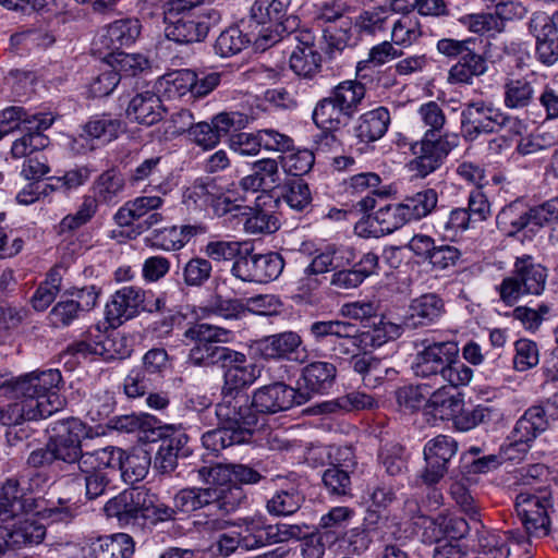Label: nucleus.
<instances>
[{
  "label": "nucleus",
  "instance_id": "nucleus-1",
  "mask_svg": "<svg viewBox=\"0 0 558 558\" xmlns=\"http://www.w3.org/2000/svg\"><path fill=\"white\" fill-rule=\"evenodd\" d=\"M62 376L59 369L35 371L21 377L0 375V389H7L20 401L0 409V423L20 426L26 421L46 418L64 405L59 395Z\"/></svg>",
  "mask_w": 558,
  "mask_h": 558
},
{
  "label": "nucleus",
  "instance_id": "nucleus-2",
  "mask_svg": "<svg viewBox=\"0 0 558 558\" xmlns=\"http://www.w3.org/2000/svg\"><path fill=\"white\" fill-rule=\"evenodd\" d=\"M49 434L44 447L33 450L26 460L29 468L41 469L56 465L61 471L97 466L98 450L84 452L82 440L87 436V426L77 417H65L47 427Z\"/></svg>",
  "mask_w": 558,
  "mask_h": 558
},
{
  "label": "nucleus",
  "instance_id": "nucleus-3",
  "mask_svg": "<svg viewBox=\"0 0 558 558\" xmlns=\"http://www.w3.org/2000/svg\"><path fill=\"white\" fill-rule=\"evenodd\" d=\"M459 348L453 341H423L416 353L413 371L417 377L430 380V385L465 386L473 378V369L458 360Z\"/></svg>",
  "mask_w": 558,
  "mask_h": 558
},
{
  "label": "nucleus",
  "instance_id": "nucleus-4",
  "mask_svg": "<svg viewBox=\"0 0 558 558\" xmlns=\"http://www.w3.org/2000/svg\"><path fill=\"white\" fill-rule=\"evenodd\" d=\"M229 331L225 328L209 325L196 324L185 332V338L195 342L190 350L189 362L198 367H210L226 365L235 350L220 345L227 341Z\"/></svg>",
  "mask_w": 558,
  "mask_h": 558
},
{
  "label": "nucleus",
  "instance_id": "nucleus-5",
  "mask_svg": "<svg viewBox=\"0 0 558 558\" xmlns=\"http://www.w3.org/2000/svg\"><path fill=\"white\" fill-rule=\"evenodd\" d=\"M546 280L547 269L532 256L518 257L512 276L505 278L498 288L500 299L513 305L522 295H539L545 290Z\"/></svg>",
  "mask_w": 558,
  "mask_h": 558
},
{
  "label": "nucleus",
  "instance_id": "nucleus-6",
  "mask_svg": "<svg viewBox=\"0 0 558 558\" xmlns=\"http://www.w3.org/2000/svg\"><path fill=\"white\" fill-rule=\"evenodd\" d=\"M551 507V494L547 486L521 490L517 495L515 511L530 537L541 538L548 535Z\"/></svg>",
  "mask_w": 558,
  "mask_h": 558
},
{
  "label": "nucleus",
  "instance_id": "nucleus-7",
  "mask_svg": "<svg viewBox=\"0 0 558 558\" xmlns=\"http://www.w3.org/2000/svg\"><path fill=\"white\" fill-rule=\"evenodd\" d=\"M220 21V13L213 8H201L195 12L163 20L165 35L178 44H192L204 40L209 28Z\"/></svg>",
  "mask_w": 558,
  "mask_h": 558
},
{
  "label": "nucleus",
  "instance_id": "nucleus-8",
  "mask_svg": "<svg viewBox=\"0 0 558 558\" xmlns=\"http://www.w3.org/2000/svg\"><path fill=\"white\" fill-rule=\"evenodd\" d=\"M216 415L220 425L233 432H245V442L252 439L257 412L247 393L221 396V401L216 405Z\"/></svg>",
  "mask_w": 558,
  "mask_h": 558
},
{
  "label": "nucleus",
  "instance_id": "nucleus-9",
  "mask_svg": "<svg viewBox=\"0 0 558 558\" xmlns=\"http://www.w3.org/2000/svg\"><path fill=\"white\" fill-rule=\"evenodd\" d=\"M283 267L284 260L277 252L254 254L246 250L235 259L231 271L242 281L264 283L277 279Z\"/></svg>",
  "mask_w": 558,
  "mask_h": 558
},
{
  "label": "nucleus",
  "instance_id": "nucleus-10",
  "mask_svg": "<svg viewBox=\"0 0 558 558\" xmlns=\"http://www.w3.org/2000/svg\"><path fill=\"white\" fill-rule=\"evenodd\" d=\"M457 145L458 137L454 134L439 135L437 140L423 137L412 145L415 158L409 162L410 171L415 177L426 178L442 165L445 158Z\"/></svg>",
  "mask_w": 558,
  "mask_h": 558
},
{
  "label": "nucleus",
  "instance_id": "nucleus-11",
  "mask_svg": "<svg viewBox=\"0 0 558 558\" xmlns=\"http://www.w3.org/2000/svg\"><path fill=\"white\" fill-rule=\"evenodd\" d=\"M458 441L448 435H438L424 446L425 468L420 474L421 481L433 486L448 473L450 462L458 452Z\"/></svg>",
  "mask_w": 558,
  "mask_h": 558
},
{
  "label": "nucleus",
  "instance_id": "nucleus-12",
  "mask_svg": "<svg viewBox=\"0 0 558 558\" xmlns=\"http://www.w3.org/2000/svg\"><path fill=\"white\" fill-rule=\"evenodd\" d=\"M97 465H107L110 472H120L122 480L128 484L142 481L150 464V458L146 452L126 453L116 447L98 449Z\"/></svg>",
  "mask_w": 558,
  "mask_h": 558
},
{
  "label": "nucleus",
  "instance_id": "nucleus-13",
  "mask_svg": "<svg viewBox=\"0 0 558 558\" xmlns=\"http://www.w3.org/2000/svg\"><path fill=\"white\" fill-rule=\"evenodd\" d=\"M151 505V493L145 487H133L123 490L109 499L105 512L110 518H117L120 523L135 524L140 519L145 521L147 509Z\"/></svg>",
  "mask_w": 558,
  "mask_h": 558
},
{
  "label": "nucleus",
  "instance_id": "nucleus-14",
  "mask_svg": "<svg viewBox=\"0 0 558 558\" xmlns=\"http://www.w3.org/2000/svg\"><path fill=\"white\" fill-rule=\"evenodd\" d=\"M551 203V198L541 205L529 207L521 201L506 205L497 215V228L507 236H515L530 222L543 227L547 225V215L543 211Z\"/></svg>",
  "mask_w": 558,
  "mask_h": 558
},
{
  "label": "nucleus",
  "instance_id": "nucleus-15",
  "mask_svg": "<svg viewBox=\"0 0 558 558\" xmlns=\"http://www.w3.org/2000/svg\"><path fill=\"white\" fill-rule=\"evenodd\" d=\"M461 117L464 137L469 141L476 140L481 134L496 132L507 121L499 109L483 100L468 104Z\"/></svg>",
  "mask_w": 558,
  "mask_h": 558
},
{
  "label": "nucleus",
  "instance_id": "nucleus-16",
  "mask_svg": "<svg viewBox=\"0 0 558 558\" xmlns=\"http://www.w3.org/2000/svg\"><path fill=\"white\" fill-rule=\"evenodd\" d=\"M337 378L335 364L316 361L307 364L302 371V384L298 389L299 403H305L315 396L327 393Z\"/></svg>",
  "mask_w": 558,
  "mask_h": 558
},
{
  "label": "nucleus",
  "instance_id": "nucleus-17",
  "mask_svg": "<svg viewBox=\"0 0 558 558\" xmlns=\"http://www.w3.org/2000/svg\"><path fill=\"white\" fill-rule=\"evenodd\" d=\"M233 355L221 367L225 371L221 396L247 393L245 389L259 377L258 367L248 362L245 354L235 351Z\"/></svg>",
  "mask_w": 558,
  "mask_h": 558
},
{
  "label": "nucleus",
  "instance_id": "nucleus-18",
  "mask_svg": "<svg viewBox=\"0 0 558 558\" xmlns=\"http://www.w3.org/2000/svg\"><path fill=\"white\" fill-rule=\"evenodd\" d=\"M146 292L135 286L117 290L106 305V318L112 327L135 317L144 307Z\"/></svg>",
  "mask_w": 558,
  "mask_h": 558
},
{
  "label": "nucleus",
  "instance_id": "nucleus-19",
  "mask_svg": "<svg viewBox=\"0 0 558 558\" xmlns=\"http://www.w3.org/2000/svg\"><path fill=\"white\" fill-rule=\"evenodd\" d=\"M257 413L275 414L291 409L299 403V392L283 383H275L257 389L252 399Z\"/></svg>",
  "mask_w": 558,
  "mask_h": 558
},
{
  "label": "nucleus",
  "instance_id": "nucleus-20",
  "mask_svg": "<svg viewBox=\"0 0 558 558\" xmlns=\"http://www.w3.org/2000/svg\"><path fill=\"white\" fill-rule=\"evenodd\" d=\"M11 525H0V541L7 542L10 549L37 545L46 535V527L32 517L19 518Z\"/></svg>",
  "mask_w": 558,
  "mask_h": 558
},
{
  "label": "nucleus",
  "instance_id": "nucleus-21",
  "mask_svg": "<svg viewBox=\"0 0 558 558\" xmlns=\"http://www.w3.org/2000/svg\"><path fill=\"white\" fill-rule=\"evenodd\" d=\"M80 550L81 558H130L134 553V543L128 534L118 533L89 539Z\"/></svg>",
  "mask_w": 558,
  "mask_h": 558
},
{
  "label": "nucleus",
  "instance_id": "nucleus-22",
  "mask_svg": "<svg viewBox=\"0 0 558 558\" xmlns=\"http://www.w3.org/2000/svg\"><path fill=\"white\" fill-rule=\"evenodd\" d=\"M109 426L124 433L138 432L140 440L147 442H155L165 435V432H172L171 426L161 425L160 421L148 414L114 416L110 420Z\"/></svg>",
  "mask_w": 558,
  "mask_h": 558
},
{
  "label": "nucleus",
  "instance_id": "nucleus-23",
  "mask_svg": "<svg viewBox=\"0 0 558 558\" xmlns=\"http://www.w3.org/2000/svg\"><path fill=\"white\" fill-rule=\"evenodd\" d=\"M547 428L548 420L545 408L543 405L531 407L517 421L511 432L512 445L520 447V450L525 452L530 442Z\"/></svg>",
  "mask_w": 558,
  "mask_h": 558
},
{
  "label": "nucleus",
  "instance_id": "nucleus-24",
  "mask_svg": "<svg viewBox=\"0 0 558 558\" xmlns=\"http://www.w3.org/2000/svg\"><path fill=\"white\" fill-rule=\"evenodd\" d=\"M444 313V300L436 293H425L411 301L403 324L409 328L426 327L438 322Z\"/></svg>",
  "mask_w": 558,
  "mask_h": 558
},
{
  "label": "nucleus",
  "instance_id": "nucleus-25",
  "mask_svg": "<svg viewBox=\"0 0 558 558\" xmlns=\"http://www.w3.org/2000/svg\"><path fill=\"white\" fill-rule=\"evenodd\" d=\"M537 86L538 77L534 73L521 77H506L502 85L505 107L512 110L527 108L536 99Z\"/></svg>",
  "mask_w": 558,
  "mask_h": 558
},
{
  "label": "nucleus",
  "instance_id": "nucleus-26",
  "mask_svg": "<svg viewBox=\"0 0 558 558\" xmlns=\"http://www.w3.org/2000/svg\"><path fill=\"white\" fill-rule=\"evenodd\" d=\"M53 118L45 113H28L19 106L8 107L0 113V138L9 132L23 130H47L51 126Z\"/></svg>",
  "mask_w": 558,
  "mask_h": 558
},
{
  "label": "nucleus",
  "instance_id": "nucleus-27",
  "mask_svg": "<svg viewBox=\"0 0 558 558\" xmlns=\"http://www.w3.org/2000/svg\"><path fill=\"white\" fill-rule=\"evenodd\" d=\"M350 365L354 372L362 376L364 384L369 387H376L386 379H393L397 376V371L390 366L387 360L367 353L353 354L350 359Z\"/></svg>",
  "mask_w": 558,
  "mask_h": 558
},
{
  "label": "nucleus",
  "instance_id": "nucleus-28",
  "mask_svg": "<svg viewBox=\"0 0 558 558\" xmlns=\"http://www.w3.org/2000/svg\"><path fill=\"white\" fill-rule=\"evenodd\" d=\"M142 25L137 19H122L109 24L99 41L111 53L120 51L136 41L141 34Z\"/></svg>",
  "mask_w": 558,
  "mask_h": 558
},
{
  "label": "nucleus",
  "instance_id": "nucleus-29",
  "mask_svg": "<svg viewBox=\"0 0 558 558\" xmlns=\"http://www.w3.org/2000/svg\"><path fill=\"white\" fill-rule=\"evenodd\" d=\"M252 172L240 181L244 192L270 191L279 184L280 173L278 161L271 158H264L252 165Z\"/></svg>",
  "mask_w": 558,
  "mask_h": 558
},
{
  "label": "nucleus",
  "instance_id": "nucleus-30",
  "mask_svg": "<svg viewBox=\"0 0 558 558\" xmlns=\"http://www.w3.org/2000/svg\"><path fill=\"white\" fill-rule=\"evenodd\" d=\"M163 111L160 97L151 90H144L132 97L126 116L140 124L153 125L162 119Z\"/></svg>",
  "mask_w": 558,
  "mask_h": 558
},
{
  "label": "nucleus",
  "instance_id": "nucleus-31",
  "mask_svg": "<svg viewBox=\"0 0 558 558\" xmlns=\"http://www.w3.org/2000/svg\"><path fill=\"white\" fill-rule=\"evenodd\" d=\"M454 387H447L446 384L430 393L426 400L425 410L434 417L440 420H454L457 413L461 412L464 405L462 396L454 391Z\"/></svg>",
  "mask_w": 558,
  "mask_h": 558
},
{
  "label": "nucleus",
  "instance_id": "nucleus-32",
  "mask_svg": "<svg viewBox=\"0 0 558 558\" xmlns=\"http://www.w3.org/2000/svg\"><path fill=\"white\" fill-rule=\"evenodd\" d=\"M424 536L427 542H438L442 537L453 541L463 538L470 531L466 520L460 517H438L436 519H425Z\"/></svg>",
  "mask_w": 558,
  "mask_h": 558
},
{
  "label": "nucleus",
  "instance_id": "nucleus-33",
  "mask_svg": "<svg viewBox=\"0 0 558 558\" xmlns=\"http://www.w3.org/2000/svg\"><path fill=\"white\" fill-rule=\"evenodd\" d=\"M158 440L161 444L154 459V468L161 474H169L178 465V457L187 442V436L183 433L165 432Z\"/></svg>",
  "mask_w": 558,
  "mask_h": 558
},
{
  "label": "nucleus",
  "instance_id": "nucleus-34",
  "mask_svg": "<svg viewBox=\"0 0 558 558\" xmlns=\"http://www.w3.org/2000/svg\"><path fill=\"white\" fill-rule=\"evenodd\" d=\"M487 70L485 57L469 48L450 68L448 81L451 84H472L474 77L484 75Z\"/></svg>",
  "mask_w": 558,
  "mask_h": 558
},
{
  "label": "nucleus",
  "instance_id": "nucleus-35",
  "mask_svg": "<svg viewBox=\"0 0 558 558\" xmlns=\"http://www.w3.org/2000/svg\"><path fill=\"white\" fill-rule=\"evenodd\" d=\"M289 7L288 0H256L250 10L248 20H242L241 25L243 28H251L253 24L255 27H267L283 19Z\"/></svg>",
  "mask_w": 558,
  "mask_h": 558
},
{
  "label": "nucleus",
  "instance_id": "nucleus-36",
  "mask_svg": "<svg viewBox=\"0 0 558 558\" xmlns=\"http://www.w3.org/2000/svg\"><path fill=\"white\" fill-rule=\"evenodd\" d=\"M300 20L296 15L290 14L283 16L279 21H276L272 25L263 27L257 32L256 48L266 50L275 44L287 39L291 41L300 31Z\"/></svg>",
  "mask_w": 558,
  "mask_h": 558
},
{
  "label": "nucleus",
  "instance_id": "nucleus-37",
  "mask_svg": "<svg viewBox=\"0 0 558 558\" xmlns=\"http://www.w3.org/2000/svg\"><path fill=\"white\" fill-rule=\"evenodd\" d=\"M302 344L301 336L295 331H283L265 337L258 342V349L265 359H287Z\"/></svg>",
  "mask_w": 558,
  "mask_h": 558
},
{
  "label": "nucleus",
  "instance_id": "nucleus-38",
  "mask_svg": "<svg viewBox=\"0 0 558 558\" xmlns=\"http://www.w3.org/2000/svg\"><path fill=\"white\" fill-rule=\"evenodd\" d=\"M238 526L245 550H254L269 545L270 524L262 514L240 519Z\"/></svg>",
  "mask_w": 558,
  "mask_h": 558
},
{
  "label": "nucleus",
  "instance_id": "nucleus-39",
  "mask_svg": "<svg viewBox=\"0 0 558 558\" xmlns=\"http://www.w3.org/2000/svg\"><path fill=\"white\" fill-rule=\"evenodd\" d=\"M390 113L385 107L363 113L357 121L355 129L356 136L361 142L369 143L381 138L388 130Z\"/></svg>",
  "mask_w": 558,
  "mask_h": 558
},
{
  "label": "nucleus",
  "instance_id": "nucleus-40",
  "mask_svg": "<svg viewBox=\"0 0 558 558\" xmlns=\"http://www.w3.org/2000/svg\"><path fill=\"white\" fill-rule=\"evenodd\" d=\"M196 73L192 70H180L165 75L159 81V92L168 100H180L183 97L194 98L193 85Z\"/></svg>",
  "mask_w": 558,
  "mask_h": 558
},
{
  "label": "nucleus",
  "instance_id": "nucleus-41",
  "mask_svg": "<svg viewBox=\"0 0 558 558\" xmlns=\"http://www.w3.org/2000/svg\"><path fill=\"white\" fill-rule=\"evenodd\" d=\"M95 340L96 354L105 361L123 360L130 356L131 347L128 339L119 333L108 335L99 327H96Z\"/></svg>",
  "mask_w": 558,
  "mask_h": 558
},
{
  "label": "nucleus",
  "instance_id": "nucleus-42",
  "mask_svg": "<svg viewBox=\"0 0 558 558\" xmlns=\"http://www.w3.org/2000/svg\"><path fill=\"white\" fill-rule=\"evenodd\" d=\"M305 501L304 494L296 487L277 490L266 500V510L272 517H289L298 512Z\"/></svg>",
  "mask_w": 558,
  "mask_h": 558
},
{
  "label": "nucleus",
  "instance_id": "nucleus-43",
  "mask_svg": "<svg viewBox=\"0 0 558 558\" xmlns=\"http://www.w3.org/2000/svg\"><path fill=\"white\" fill-rule=\"evenodd\" d=\"M310 332L315 340L322 341L325 338L345 340L352 345L357 343L359 329L355 325L342 320H318L310 327Z\"/></svg>",
  "mask_w": 558,
  "mask_h": 558
},
{
  "label": "nucleus",
  "instance_id": "nucleus-44",
  "mask_svg": "<svg viewBox=\"0 0 558 558\" xmlns=\"http://www.w3.org/2000/svg\"><path fill=\"white\" fill-rule=\"evenodd\" d=\"M256 38L257 32L244 34L239 26L229 27L216 39L215 50L222 58H228L241 52L250 43L256 46Z\"/></svg>",
  "mask_w": 558,
  "mask_h": 558
},
{
  "label": "nucleus",
  "instance_id": "nucleus-45",
  "mask_svg": "<svg viewBox=\"0 0 558 558\" xmlns=\"http://www.w3.org/2000/svg\"><path fill=\"white\" fill-rule=\"evenodd\" d=\"M214 494L209 487H185L173 497V504L180 513L187 514L211 506Z\"/></svg>",
  "mask_w": 558,
  "mask_h": 558
},
{
  "label": "nucleus",
  "instance_id": "nucleus-46",
  "mask_svg": "<svg viewBox=\"0 0 558 558\" xmlns=\"http://www.w3.org/2000/svg\"><path fill=\"white\" fill-rule=\"evenodd\" d=\"M331 96L350 119L365 96V87L357 81H344L332 89Z\"/></svg>",
  "mask_w": 558,
  "mask_h": 558
},
{
  "label": "nucleus",
  "instance_id": "nucleus-47",
  "mask_svg": "<svg viewBox=\"0 0 558 558\" xmlns=\"http://www.w3.org/2000/svg\"><path fill=\"white\" fill-rule=\"evenodd\" d=\"M110 66L121 74L122 77H132L150 70V61L141 53H125L118 51L109 54Z\"/></svg>",
  "mask_w": 558,
  "mask_h": 558
},
{
  "label": "nucleus",
  "instance_id": "nucleus-48",
  "mask_svg": "<svg viewBox=\"0 0 558 558\" xmlns=\"http://www.w3.org/2000/svg\"><path fill=\"white\" fill-rule=\"evenodd\" d=\"M343 119H347L345 112L331 95L319 100L313 111V121L324 130H338Z\"/></svg>",
  "mask_w": 558,
  "mask_h": 558
},
{
  "label": "nucleus",
  "instance_id": "nucleus-49",
  "mask_svg": "<svg viewBox=\"0 0 558 558\" xmlns=\"http://www.w3.org/2000/svg\"><path fill=\"white\" fill-rule=\"evenodd\" d=\"M480 527H475L478 551L492 558H508L510 549L506 535L488 531L480 520L475 521Z\"/></svg>",
  "mask_w": 558,
  "mask_h": 558
},
{
  "label": "nucleus",
  "instance_id": "nucleus-50",
  "mask_svg": "<svg viewBox=\"0 0 558 558\" xmlns=\"http://www.w3.org/2000/svg\"><path fill=\"white\" fill-rule=\"evenodd\" d=\"M438 196L435 190L427 189L405 197L402 203L404 211L410 220H417L429 215L436 207Z\"/></svg>",
  "mask_w": 558,
  "mask_h": 558
},
{
  "label": "nucleus",
  "instance_id": "nucleus-51",
  "mask_svg": "<svg viewBox=\"0 0 558 558\" xmlns=\"http://www.w3.org/2000/svg\"><path fill=\"white\" fill-rule=\"evenodd\" d=\"M457 414L453 420V426L460 432H468L481 424H488L497 416L493 408L483 404L469 409H465L463 405L461 412Z\"/></svg>",
  "mask_w": 558,
  "mask_h": 558
},
{
  "label": "nucleus",
  "instance_id": "nucleus-52",
  "mask_svg": "<svg viewBox=\"0 0 558 558\" xmlns=\"http://www.w3.org/2000/svg\"><path fill=\"white\" fill-rule=\"evenodd\" d=\"M124 180L116 169L101 173L94 183V199L96 204L112 202L123 190Z\"/></svg>",
  "mask_w": 558,
  "mask_h": 558
},
{
  "label": "nucleus",
  "instance_id": "nucleus-53",
  "mask_svg": "<svg viewBox=\"0 0 558 558\" xmlns=\"http://www.w3.org/2000/svg\"><path fill=\"white\" fill-rule=\"evenodd\" d=\"M25 502L19 495V483L8 480L0 489V520L14 519L25 510Z\"/></svg>",
  "mask_w": 558,
  "mask_h": 558
},
{
  "label": "nucleus",
  "instance_id": "nucleus-54",
  "mask_svg": "<svg viewBox=\"0 0 558 558\" xmlns=\"http://www.w3.org/2000/svg\"><path fill=\"white\" fill-rule=\"evenodd\" d=\"M245 432H233L228 426H222L211 429L203 434V446L211 452H219L220 450L245 442Z\"/></svg>",
  "mask_w": 558,
  "mask_h": 558
},
{
  "label": "nucleus",
  "instance_id": "nucleus-55",
  "mask_svg": "<svg viewBox=\"0 0 558 558\" xmlns=\"http://www.w3.org/2000/svg\"><path fill=\"white\" fill-rule=\"evenodd\" d=\"M281 197L298 211L304 210L312 202L308 184L302 178L288 179L281 187Z\"/></svg>",
  "mask_w": 558,
  "mask_h": 558
},
{
  "label": "nucleus",
  "instance_id": "nucleus-56",
  "mask_svg": "<svg viewBox=\"0 0 558 558\" xmlns=\"http://www.w3.org/2000/svg\"><path fill=\"white\" fill-rule=\"evenodd\" d=\"M422 34L421 23L415 14L401 15L391 29L392 41L405 47L417 41Z\"/></svg>",
  "mask_w": 558,
  "mask_h": 558
},
{
  "label": "nucleus",
  "instance_id": "nucleus-57",
  "mask_svg": "<svg viewBox=\"0 0 558 558\" xmlns=\"http://www.w3.org/2000/svg\"><path fill=\"white\" fill-rule=\"evenodd\" d=\"M210 492L214 494L210 498L211 506L222 515L234 512L245 500L243 489L235 484L228 487L210 488Z\"/></svg>",
  "mask_w": 558,
  "mask_h": 558
},
{
  "label": "nucleus",
  "instance_id": "nucleus-58",
  "mask_svg": "<svg viewBox=\"0 0 558 558\" xmlns=\"http://www.w3.org/2000/svg\"><path fill=\"white\" fill-rule=\"evenodd\" d=\"M244 221V230L251 234L274 233L280 222L276 215L263 208H248Z\"/></svg>",
  "mask_w": 558,
  "mask_h": 558
},
{
  "label": "nucleus",
  "instance_id": "nucleus-59",
  "mask_svg": "<svg viewBox=\"0 0 558 558\" xmlns=\"http://www.w3.org/2000/svg\"><path fill=\"white\" fill-rule=\"evenodd\" d=\"M320 54L316 50L295 47L290 57V68L299 76L312 77L320 68Z\"/></svg>",
  "mask_w": 558,
  "mask_h": 558
},
{
  "label": "nucleus",
  "instance_id": "nucleus-60",
  "mask_svg": "<svg viewBox=\"0 0 558 558\" xmlns=\"http://www.w3.org/2000/svg\"><path fill=\"white\" fill-rule=\"evenodd\" d=\"M459 22L468 31L477 35L501 33L504 31V25L500 24L493 12L465 14L459 19Z\"/></svg>",
  "mask_w": 558,
  "mask_h": 558
},
{
  "label": "nucleus",
  "instance_id": "nucleus-61",
  "mask_svg": "<svg viewBox=\"0 0 558 558\" xmlns=\"http://www.w3.org/2000/svg\"><path fill=\"white\" fill-rule=\"evenodd\" d=\"M26 133L16 138L11 147L14 158H28L34 153L44 149L48 145V137L43 134L44 130H25Z\"/></svg>",
  "mask_w": 558,
  "mask_h": 558
},
{
  "label": "nucleus",
  "instance_id": "nucleus-62",
  "mask_svg": "<svg viewBox=\"0 0 558 558\" xmlns=\"http://www.w3.org/2000/svg\"><path fill=\"white\" fill-rule=\"evenodd\" d=\"M374 220L380 226L383 233H391L409 221L402 203L380 207L375 213Z\"/></svg>",
  "mask_w": 558,
  "mask_h": 558
},
{
  "label": "nucleus",
  "instance_id": "nucleus-63",
  "mask_svg": "<svg viewBox=\"0 0 558 558\" xmlns=\"http://www.w3.org/2000/svg\"><path fill=\"white\" fill-rule=\"evenodd\" d=\"M107 465H95L87 471H80L84 475L85 494L90 500L96 499L105 494L111 478Z\"/></svg>",
  "mask_w": 558,
  "mask_h": 558
},
{
  "label": "nucleus",
  "instance_id": "nucleus-64",
  "mask_svg": "<svg viewBox=\"0 0 558 558\" xmlns=\"http://www.w3.org/2000/svg\"><path fill=\"white\" fill-rule=\"evenodd\" d=\"M315 161L314 154L307 149L298 150L280 157L282 169L292 178L307 173Z\"/></svg>",
  "mask_w": 558,
  "mask_h": 558
}]
</instances>
